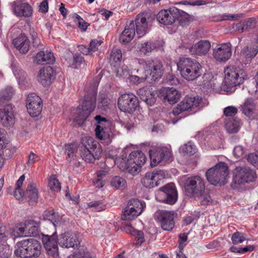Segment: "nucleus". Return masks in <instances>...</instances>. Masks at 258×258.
<instances>
[{
  "label": "nucleus",
  "mask_w": 258,
  "mask_h": 258,
  "mask_svg": "<svg viewBox=\"0 0 258 258\" xmlns=\"http://www.w3.org/2000/svg\"><path fill=\"white\" fill-rule=\"evenodd\" d=\"M99 82L97 80L93 82L90 89L87 91L84 101L82 106H79L76 110V115L74 121L79 125H82L96 107V96Z\"/></svg>",
  "instance_id": "nucleus-1"
},
{
  "label": "nucleus",
  "mask_w": 258,
  "mask_h": 258,
  "mask_svg": "<svg viewBox=\"0 0 258 258\" xmlns=\"http://www.w3.org/2000/svg\"><path fill=\"white\" fill-rule=\"evenodd\" d=\"M145 155L141 151H135L131 153L128 158L118 157L115 163L122 171L127 170L131 174L135 176L141 171V168L146 161Z\"/></svg>",
  "instance_id": "nucleus-2"
},
{
  "label": "nucleus",
  "mask_w": 258,
  "mask_h": 258,
  "mask_svg": "<svg viewBox=\"0 0 258 258\" xmlns=\"http://www.w3.org/2000/svg\"><path fill=\"white\" fill-rule=\"evenodd\" d=\"M15 247V254L21 258H37L41 252L40 243L33 238L20 241Z\"/></svg>",
  "instance_id": "nucleus-3"
},
{
  "label": "nucleus",
  "mask_w": 258,
  "mask_h": 258,
  "mask_svg": "<svg viewBox=\"0 0 258 258\" xmlns=\"http://www.w3.org/2000/svg\"><path fill=\"white\" fill-rule=\"evenodd\" d=\"M177 65L181 76L187 81H193L202 75V66L196 60L181 58Z\"/></svg>",
  "instance_id": "nucleus-4"
},
{
  "label": "nucleus",
  "mask_w": 258,
  "mask_h": 258,
  "mask_svg": "<svg viewBox=\"0 0 258 258\" xmlns=\"http://www.w3.org/2000/svg\"><path fill=\"white\" fill-rule=\"evenodd\" d=\"M82 158L87 162H93L98 159L102 153L100 144L91 137H85L82 140V146L80 150Z\"/></svg>",
  "instance_id": "nucleus-5"
},
{
  "label": "nucleus",
  "mask_w": 258,
  "mask_h": 258,
  "mask_svg": "<svg viewBox=\"0 0 258 258\" xmlns=\"http://www.w3.org/2000/svg\"><path fill=\"white\" fill-rule=\"evenodd\" d=\"M229 176L227 165L224 162L217 163L214 167L209 169L206 172L207 180L215 185H224L227 183Z\"/></svg>",
  "instance_id": "nucleus-6"
},
{
  "label": "nucleus",
  "mask_w": 258,
  "mask_h": 258,
  "mask_svg": "<svg viewBox=\"0 0 258 258\" xmlns=\"http://www.w3.org/2000/svg\"><path fill=\"white\" fill-rule=\"evenodd\" d=\"M256 178L255 172L248 167L239 166L234 171L232 186L238 188L240 185L253 181Z\"/></svg>",
  "instance_id": "nucleus-7"
},
{
  "label": "nucleus",
  "mask_w": 258,
  "mask_h": 258,
  "mask_svg": "<svg viewBox=\"0 0 258 258\" xmlns=\"http://www.w3.org/2000/svg\"><path fill=\"white\" fill-rule=\"evenodd\" d=\"M139 62L143 65L144 76L142 78V79L156 81L162 76L163 73V64L160 61L149 60L145 61L144 60H140Z\"/></svg>",
  "instance_id": "nucleus-8"
},
{
  "label": "nucleus",
  "mask_w": 258,
  "mask_h": 258,
  "mask_svg": "<svg viewBox=\"0 0 258 258\" xmlns=\"http://www.w3.org/2000/svg\"><path fill=\"white\" fill-rule=\"evenodd\" d=\"M184 189L187 196L196 199L205 191V182L199 175L187 177L184 181Z\"/></svg>",
  "instance_id": "nucleus-9"
},
{
  "label": "nucleus",
  "mask_w": 258,
  "mask_h": 258,
  "mask_svg": "<svg viewBox=\"0 0 258 258\" xmlns=\"http://www.w3.org/2000/svg\"><path fill=\"white\" fill-rule=\"evenodd\" d=\"M224 83L229 87H232L242 84L247 78L246 73L242 69L235 66L227 67L224 71Z\"/></svg>",
  "instance_id": "nucleus-10"
},
{
  "label": "nucleus",
  "mask_w": 258,
  "mask_h": 258,
  "mask_svg": "<svg viewBox=\"0 0 258 258\" xmlns=\"http://www.w3.org/2000/svg\"><path fill=\"white\" fill-rule=\"evenodd\" d=\"M202 99L199 96L185 97L183 100L178 104L176 107L172 110V113L174 115H178L185 111H193L196 112L198 109L202 107Z\"/></svg>",
  "instance_id": "nucleus-11"
},
{
  "label": "nucleus",
  "mask_w": 258,
  "mask_h": 258,
  "mask_svg": "<svg viewBox=\"0 0 258 258\" xmlns=\"http://www.w3.org/2000/svg\"><path fill=\"white\" fill-rule=\"evenodd\" d=\"M151 166H156L158 164H164L172 158L171 151L165 147H155L149 151Z\"/></svg>",
  "instance_id": "nucleus-12"
},
{
  "label": "nucleus",
  "mask_w": 258,
  "mask_h": 258,
  "mask_svg": "<svg viewBox=\"0 0 258 258\" xmlns=\"http://www.w3.org/2000/svg\"><path fill=\"white\" fill-rule=\"evenodd\" d=\"M178 198L177 191L174 183H170L160 188L157 199L161 202L169 204H174Z\"/></svg>",
  "instance_id": "nucleus-13"
},
{
  "label": "nucleus",
  "mask_w": 258,
  "mask_h": 258,
  "mask_svg": "<svg viewBox=\"0 0 258 258\" xmlns=\"http://www.w3.org/2000/svg\"><path fill=\"white\" fill-rule=\"evenodd\" d=\"M118 106L121 111L132 113L139 106L138 98L132 93L124 94L118 99Z\"/></svg>",
  "instance_id": "nucleus-14"
},
{
  "label": "nucleus",
  "mask_w": 258,
  "mask_h": 258,
  "mask_svg": "<svg viewBox=\"0 0 258 258\" xmlns=\"http://www.w3.org/2000/svg\"><path fill=\"white\" fill-rule=\"evenodd\" d=\"M165 175L163 170L155 169L152 172L146 173L142 179V183L147 188H153L159 184V181L164 178Z\"/></svg>",
  "instance_id": "nucleus-15"
},
{
  "label": "nucleus",
  "mask_w": 258,
  "mask_h": 258,
  "mask_svg": "<svg viewBox=\"0 0 258 258\" xmlns=\"http://www.w3.org/2000/svg\"><path fill=\"white\" fill-rule=\"evenodd\" d=\"M41 99L36 94H29L26 100V106L29 114L33 117L38 116L42 109Z\"/></svg>",
  "instance_id": "nucleus-16"
},
{
  "label": "nucleus",
  "mask_w": 258,
  "mask_h": 258,
  "mask_svg": "<svg viewBox=\"0 0 258 258\" xmlns=\"http://www.w3.org/2000/svg\"><path fill=\"white\" fill-rule=\"evenodd\" d=\"M179 15V10L176 8L162 10L157 14V20L163 25H172L175 22Z\"/></svg>",
  "instance_id": "nucleus-17"
},
{
  "label": "nucleus",
  "mask_w": 258,
  "mask_h": 258,
  "mask_svg": "<svg viewBox=\"0 0 258 258\" xmlns=\"http://www.w3.org/2000/svg\"><path fill=\"white\" fill-rule=\"evenodd\" d=\"M54 232L51 235L42 234V241L49 255L53 257L58 255V238Z\"/></svg>",
  "instance_id": "nucleus-18"
},
{
  "label": "nucleus",
  "mask_w": 258,
  "mask_h": 258,
  "mask_svg": "<svg viewBox=\"0 0 258 258\" xmlns=\"http://www.w3.org/2000/svg\"><path fill=\"white\" fill-rule=\"evenodd\" d=\"M159 98L170 104H174L181 97L180 93L174 88L164 87L161 88L158 93Z\"/></svg>",
  "instance_id": "nucleus-19"
},
{
  "label": "nucleus",
  "mask_w": 258,
  "mask_h": 258,
  "mask_svg": "<svg viewBox=\"0 0 258 258\" xmlns=\"http://www.w3.org/2000/svg\"><path fill=\"white\" fill-rule=\"evenodd\" d=\"M58 243L61 247L66 248L77 247L80 244L77 234L71 232L60 234L58 238Z\"/></svg>",
  "instance_id": "nucleus-20"
},
{
  "label": "nucleus",
  "mask_w": 258,
  "mask_h": 258,
  "mask_svg": "<svg viewBox=\"0 0 258 258\" xmlns=\"http://www.w3.org/2000/svg\"><path fill=\"white\" fill-rule=\"evenodd\" d=\"M14 14L19 17H29L32 14V8L27 3L16 1L11 4Z\"/></svg>",
  "instance_id": "nucleus-21"
},
{
  "label": "nucleus",
  "mask_w": 258,
  "mask_h": 258,
  "mask_svg": "<svg viewBox=\"0 0 258 258\" xmlns=\"http://www.w3.org/2000/svg\"><path fill=\"white\" fill-rule=\"evenodd\" d=\"M175 214L174 212L162 211L160 213L158 219L160 222L161 227L164 230L169 231L174 227V218Z\"/></svg>",
  "instance_id": "nucleus-22"
},
{
  "label": "nucleus",
  "mask_w": 258,
  "mask_h": 258,
  "mask_svg": "<svg viewBox=\"0 0 258 258\" xmlns=\"http://www.w3.org/2000/svg\"><path fill=\"white\" fill-rule=\"evenodd\" d=\"M214 57L220 61H225L231 56V49L230 43H223L213 50Z\"/></svg>",
  "instance_id": "nucleus-23"
},
{
  "label": "nucleus",
  "mask_w": 258,
  "mask_h": 258,
  "mask_svg": "<svg viewBox=\"0 0 258 258\" xmlns=\"http://www.w3.org/2000/svg\"><path fill=\"white\" fill-rule=\"evenodd\" d=\"M15 118L11 105H7L5 108L0 109V123L5 127H10L15 122Z\"/></svg>",
  "instance_id": "nucleus-24"
},
{
  "label": "nucleus",
  "mask_w": 258,
  "mask_h": 258,
  "mask_svg": "<svg viewBox=\"0 0 258 258\" xmlns=\"http://www.w3.org/2000/svg\"><path fill=\"white\" fill-rule=\"evenodd\" d=\"M211 48V43L208 40H202L189 48V52L191 55H205Z\"/></svg>",
  "instance_id": "nucleus-25"
},
{
  "label": "nucleus",
  "mask_w": 258,
  "mask_h": 258,
  "mask_svg": "<svg viewBox=\"0 0 258 258\" xmlns=\"http://www.w3.org/2000/svg\"><path fill=\"white\" fill-rule=\"evenodd\" d=\"M55 78V74L52 67L47 66L40 70L38 75V81L43 85H49Z\"/></svg>",
  "instance_id": "nucleus-26"
},
{
  "label": "nucleus",
  "mask_w": 258,
  "mask_h": 258,
  "mask_svg": "<svg viewBox=\"0 0 258 258\" xmlns=\"http://www.w3.org/2000/svg\"><path fill=\"white\" fill-rule=\"evenodd\" d=\"M138 95L142 100L149 106H152L156 102L155 95L156 93L149 87H143L137 91Z\"/></svg>",
  "instance_id": "nucleus-27"
},
{
  "label": "nucleus",
  "mask_w": 258,
  "mask_h": 258,
  "mask_svg": "<svg viewBox=\"0 0 258 258\" xmlns=\"http://www.w3.org/2000/svg\"><path fill=\"white\" fill-rule=\"evenodd\" d=\"M135 35V23L134 21H131L128 24H126L124 30L120 35L119 41L122 43H129Z\"/></svg>",
  "instance_id": "nucleus-28"
},
{
  "label": "nucleus",
  "mask_w": 258,
  "mask_h": 258,
  "mask_svg": "<svg viewBox=\"0 0 258 258\" xmlns=\"http://www.w3.org/2000/svg\"><path fill=\"white\" fill-rule=\"evenodd\" d=\"M34 61L38 64H52L55 61V58L50 51H40L37 53Z\"/></svg>",
  "instance_id": "nucleus-29"
},
{
  "label": "nucleus",
  "mask_w": 258,
  "mask_h": 258,
  "mask_svg": "<svg viewBox=\"0 0 258 258\" xmlns=\"http://www.w3.org/2000/svg\"><path fill=\"white\" fill-rule=\"evenodd\" d=\"M13 44L21 53H26L29 49L30 41L23 34H21L18 38L14 39Z\"/></svg>",
  "instance_id": "nucleus-30"
},
{
  "label": "nucleus",
  "mask_w": 258,
  "mask_h": 258,
  "mask_svg": "<svg viewBox=\"0 0 258 258\" xmlns=\"http://www.w3.org/2000/svg\"><path fill=\"white\" fill-rule=\"evenodd\" d=\"M258 52V39L255 42L244 47L241 51V56L250 61Z\"/></svg>",
  "instance_id": "nucleus-31"
},
{
  "label": "nucleus",
  "mask_w": 258,
  "mask_h": 258,
  "mask_svg": "<svg viewBox=\"0 0 258 258\" xmlns=\"http://www.w3.org/2000/svg\"><path fill=\"white\" fill-rule=\"evenodd\" d=\"M135 25L137 33L140 37L146 34L148 29V22L145 14H140L137 16Z\"/></svg>",
  "instance_id": "nucleus-32"
},
{
  "label": "nucleus",
  "mask_w": 258,
  "mask_h": 258,
  "mask_svg": "<svg viewBox=\"0 0 258 258\" xmlns=\"http://www.w3.org/2000/svg\"><path fill=\"white\" fill-rule=\"evenodd\" d=\"M255 106L256 103L253 98H247L244 103L241 105L240 110L245 115L250 117L253 114Z\"/></svg>",
  "instance_id": "nucleus-33"
},
{
  "label": "nucleus",
  "mask_w": 258,
  "mask_h": 258,
  "mask_svg": "<svg viewBox=\"0 0 258 258\" xmlns=\"http://www.w3.org/2000/svg\"><path fill=\"white\" fill-rule=\"evenodd\" d=\"M225 128L228 133L234 134L237 133L240 126V121L236 118H228L225 119Z\"/></svg>",
  "instance_id": "nucleus-34"
},
{
  "label": "nucleus",
  "mask_w": 258,
  "mask_h": 258,
  "mask_svg": "<svg viewBox=\"0 0 258 258\" xmlns=\"http://www.w3.org/2000/svg\"><path fill=\"white\" fill-rule=\"evenodd\" d=\"M25 197L29 199L30 204H34L36 203L38 196V190L35 184L30 183L28 185L25 192Z\"/></svg>",
  "instance_id": "nucleus-35"
},
{
  "label": "nucleus",
  "mask_w": 258,
  "mask_h": 258,
  "mask_svg": "<svg viewBox=\"0 0 258 258\" xmlns=\"http://www.w3.org/2000/svg\"><path fill=\"white\" fill-rule=\"evenodd\" d=\"M27 236H36L39 231V223L33 220L26 221Z\"/></svg>",
  "instance_id": "nucleus-36"
},
{
  "label": "nucleus",
  "mask_w": 258,
  "mask_h": 258,
  "mask_svg": "<svg viewBox=\"0 0 258 258\" xmlns=\"http://www.w3.org/2000/svg\"><path fill=\"white\" fill-rule=\"evenodd\" d=\"M144 202H141L138 199H133L129 201L127 207L128 209L135 211L138 214H141L144 208L145 207Z\"/></svg>",
  "instance_id": "nucleus-37"
},
{
  "label": "nucleus",
  "mask_w": 258,
  "mask_h": 258,
  "mask_svg": "<svg viewBox=\"0 0 258 258\" xmlns=\"http://www.w3.org/2000/svg\"><path fill=\"white\" fill-rule=\"evenodd\" d=\"M95 119L96 121V127L95 130L96 136H98L100 134L101 130H105L108 128L109 122L106 118L102 117L100 115H96L95 117Z\"/></svg>",
  "instance_id": "nucleus-38"
},
{
  "label": "nucleus",
  "mask_w": 258,
  "mask_h": 258,
  "mask_svg": "<svg viewBox=\"0 0 258 258\" xmlns=\"http://www.w3.org/2000/svg\"><path fill=\"white\" fill-rule=\"evenodd\" d=\"M78 145L77 144H67L65 146L66 154L67 155V160L70 163H72L74 160L76 161V155L75 153L77 151Z\"/></svg>",
  "instance_id": "nucleus-39"
},
{
  "label": "nucleus",
  "mask_w": 258,
  "mask_h": 258,
  "mask_svg": "<svg viewBox=\"0 0 258 258\" xmlns=\"http://www.w3.org/2000/svg\"><path fill=\"white\" fill-rule=\"evenodd\" d=\"M176 20L178 21L179 25L182 26H187L192 21L191 16L182 11H179V15H178Z\"/></svg>",
  "instance_id": "nucleus-40"
},
{
  "label": "nucleus",
  "mask_w": 258,
  "mask_h": 258,
  "mask_svg": "<svg viewBox=\"0 0 258 258\" xmlns=\"http://www.w3.org/2000/svg\"><path fill=\"white\" fill-rule=\"evenodd\" d=\"M196 148L194 145L189 142L187 144H184L180 148V152L182 153L184 156L192 155L196 153Z\"/></svg>",
  "instance_id": "nucleus-41"
},
{
  "label": "nucleus",
  "mask_w": 258,
  "mask_h": 258,
  "mask_svg": "<svg viewBox=\"0 0 258 258\" xmlns=\"http://www.w3.org/2000/svg\"><path fill=\"white\" fill-rule=\"evenodd\" d=\"M155 43L149 41L142 43L139 47V50L141 53L147 55L156 48Z\"/></svg>",
  "instance_id": "nucleus-42"
},
{
  "label": "nucleus",
  "mask_w": 258,
  "mask_h": 258,
  "mask_svg": "<svg viewBox=\"0 0 258 258\" xmlns=\"http://www.w3.org/2000/svg\"><path fill=\"white\" fill-rule=\"evenodd\" d=\"M122 213H123L121 216V219L123 220L131 221L136 219L139 215H140V214L137 213V212L135 211L128 209L127 206L123 211Z\"/></svg>",
  "instance_id": "nucleus-43"
},
{
  "label": "nucleus",
  "mask_w": 258,
  "mask_h": 258,
  "mask_svg": "<svg viewBox=\"0 0 258 258\" xmlns=\"http://www.w3.org/2000/svg\"><path fill=\"white\" fill-rule=\"evenodd\" d=\"M44 218L50 221L54 226L58 223V215L53 210L46 211L44 214Z\"/></svg>",
  "instance_id": "nucleus-44"
},
{
  "label": "nucleus",
  "mask_w": 258,
  "mask_h": 258,
  "mask_svg": "<svg viewBox=\"0 0 258 258\" xmlns=\"http://www.w3.org/2000/svg\"><path fill=\"white\" fill-rule=\"evenodd\" d=\"M112 186L116 189H122L126 184V181L122 177L116 176L111 181Z\"/></svg>",
  "instance_id": "nucleus-45"
},
{
  "label": "nucleus",
  "mask_w": 258,
  "mask_h": 258,
  "mask_svg": "<svg viewBox=\"0 0 258 258\" xmlns=\"http://www.w3.org/2000/svg\"><path fill=\"white\" fill-rule=\"evenodd\" d=\"M48 186L50 189L54 192L59 191L61 189L60 183L56 179L55 175L50 176L48 182Z\"/></svg>",
  "instance_id": "nucleus-46"
},
{
  "label": "nucleus",
  "mask_w": 258,
  "mask_h": 258,
  "mask_svg": "<svg viewBox=\"0 0 258 258\" xmlns=\"http://www.w3.org/2000/svg\"><path fill=\"white\" fill-rule=\"evenodd\" d=\"M246 240V235L241 232H234L231 237V240L234 244L241 243Z\"/></svg>",
  "instance_id": "nucleus-47"
},
{
  "label": "nucleus",
  "mask_w": 258,
  "mask_h": 258,
  "mask_svg": "<svg viewBox=\"0 0 258 258\" xmlns=\"http://www.w3.org/2000/svg\"><path fill=\"white\" fill-rule=\"evenodd\" d=\"M96 137L100 140H103L106 143H108L111 142L112 135L110 130L108 128L105 130H101L100 135L96 136Z\"/></svg>",
  "instance_id": "nucleus-48"
},
{
  "label": "nucleus",
  "mask_w": 258,
  "mask_h": 258,
  "mask_svg": "<svg viewBox=\"0 0 258 258\" xmlns=\"http://www.w3.org/2000/svg\"><path fill=\"white\" fill-rule=\"evenodd\" d=\"M26 221L18 224L14 230L15 234L17 236H26L27 230Z\"/></svg>",
  "instance_id": "nucleus-49"
},
{
  "label": "nucleus",
  "mask_w": 258,
  "mask_h": 258,
  "mask_svg": "<svg viewBox=\"0 0 258 258\" xmlns=\"http://www.w3.org/2000/svg\"><path fill=\"white\" fill-rule=\"evenodd\" d=\"M73 18H74V21H78L79 28H80L82 31H86L90 24L86 22L82 17L77 14H74Z\"/></svg>",
  "instance_id": "nucleus-50"
},
{
  "label": "nucleus",
  "mask_w": 258,
  "mask_h": 258,
  "mask_svg": "<svg viewBox=\"0 0 258 258\" xmlns=\"http://www.w3.org/2000/svg\"><path fill=\"white\" fill-rule=\"evenodd\" d=\"M12 250L8 245L0 244V258H10Z\"/></svg>",
  "instance_id": "nucleus-51"
},
{
  "label": "nucleus",
  "mask_w": 258,
  "mask_h": 258,
  "mask_svg": "<svg viewBox=\"0 0 258 258\" xmlns=\"http://www.w3.org/2000/svg\"><path fill=\"white\" fill-rule=\"evenodd\" d=\"M122 58V53L120 49H113L110 55V61L120 62Z\"/></svg>",
  "instance_id": "nucleus-52"
},
{
  "label": "nucleus",
  "mask_w": 258,
  "mask_h": 258,
  "mask_svg": "<svg viewBox=\"0 0 258 258\" xmlns=\"http://www.w3.org/2000/svg\"><path fill=\"white\" fill-rule=\"evenodd\" d=\"M13 93L11 88L2 92L0 97V104H2L4 101L10 100L13 96Z\"/></svg>",
  "instance_id": "nucleus-53"
},
{
  "label": "nucleus",
  "mask_w": 258,
  "mask_h": 258,
  "mask_svg": "<svg viewBox=\"0 0 258 258\" xmlns=\"http://www.w3.org/2000/svg\"><path fill=\"white\" fill-rule=\"evenodd\" d=\"M243 23V30L249 31L253 28L255 25V20L253 18H249L247 20L242 21Z\"/></svg>",
  "instance_id": "nucleus-54"
},
{
  "label": "nucleus",
  "mask_w": 258,
  "mask_h": 258,
  "mask_svg": "<svg viewBox=\"0 0 258 258\" xmlns=\"http://www.w3.org/2000/svg\"><path fill=\"white\" fill-rule=\"evenodd\" d=\"M84 61V58L81 54H75L73 56V62L72 64L74 66V68H77Z\"/></svg>",
  "instance_id": "nucleus-55"
},
{
  "label": "nucleus",
  "mask_w": 258,
  "mask_h": 258,
  "mask_svg": "<svg viewBox=\"0 0 258 258\" xmlns=\"http://www.w3.org/2000/svg\"><path fill=\"white\" fill-rule=\"evenodd\" d=\"M88 206L89 207L94 208L96 211L100 212L103 211L104 208V205L99 201H93L89 203Z\"/></svg>",
  "instance_id": "nucleus-56"
},
{
  "label": "nucleus",
  "mask_w": 258,
  "mask_h": 258,
  "mask_svg": "<svg viewBox=\"0 0 258 258\" xmlns=\"http://www.w3.org/2000/svg\"><path fill=\"white\" fill-rule=\"evenodd\" d=\"M196 199H198L201 204L203 205H208L211 200L210 196L206 194L205 192L202 195L197 197Z\"/></svg>",
  "instance_id": "nucleus-57"
},
{
  "label": "nucleus",
  "mask_w": 258,
  "mask_h": 258,
  "mask_svg": "<svg viewBox=\"0 0 258 258\" xmlns=\"http://www.w3.org/2000/svg\"><path fill=\"white\" fill-rule=\"evenodd\" d=\"M237 108L233 106H228L224 109V114L226 116H232L237 113Z\"/></svg>",
  "instance_id": "nucleus-58"
},
{
  "label": "nucleus",
  "mask_w": 258,
  "mask_h": 258,
  "mask_svg": "<svg viewBox=\"0 0 258 258\" xmlns=\"http://www.w3.org/2000/svg\"><path fill=\"white\" fill-rule=\"evenodd\" d=\"M102 42L97 40H93L90 43V49L91 52H95L98 50V47L101 45Z\"/></svg>",
  "instance_id": "nucleus-59"
},
{
  "label": "nucleus",
  "mask_w": 258,
  "mask_h": 258,
  "mask_svg": "<svg viewBox=\"0 0 258 258\" xmlns=\"http://www.w3.org/2000/svg\"><path fill=\"white\" fill-rule=\"evenodd\" d=\"M233 154L237 158L240 157L244 154V149L241 146H236L233 150Z\"/></svg>",
  "instance_id": "nucleus-60"
},
{
  "label": "nucleus",
  "mask_w": 258,
  "mask_h": 258,
  "mask_svg": "<svg viewBox=\"0 0 258 258\" xmlns=\"http://www.w3.org/2000/svg\"><path fill=\"white\" fill-rule=\"evenodd\" d=\"M99 102L103 106H107L109 104V99L106 94H101L99 96Z\"/></svg>",
  "instance_id": "nucleus-61"
},
{
  "label": "nucleus",
  "mask_w": 258,
  "mask_h": 258,
  "mask_svg": "<svg viewBox=\"0 0 258 258\" xmlns=\"http://www.w3.org/2000/svg\"><path fill=\"white\" fill-rule=\"evenodd\" d=\"M14 196L18 200H22L25 197V192L22 191L21 188H15Z\"/></svg>",
  "instance_id": "nucleus-62"
},
{
  "label": "nucleus",
  "mask_w": 258,
  "mask_h": 258,
  "mask_svg": "<svg viewBox=\"0 0 258 258\" xmlns=\"http://www.w3.org/2000/svg\"><path fill=\"white\" fill-rule=\"evenodd\" d=\"M39 160V157L33 152H31L29 156L28 165H30Z\"/></svg>",
  "instance_id": "nucleus-63"
},
{
  "label": "nucleus",
  "mask_w": 258,
  "mask_h": 258,
  "mask_svg": "<svg viewBox=\"0 0 258 258\" xmlns=\"http://www.w3.org/2000/svg\"><path fill=\"white\" fill-rule=\"evenodd\" d=\"M137 73L140 76H132L131 77V80L132 81L134 82L135 83H140V82L145 80L146 79H142V78L144 76V74L143 75L140 74L139 73V70H137Z\"/></svg>",
  "instance_id": "nucleus-64"
}]
</instances>
